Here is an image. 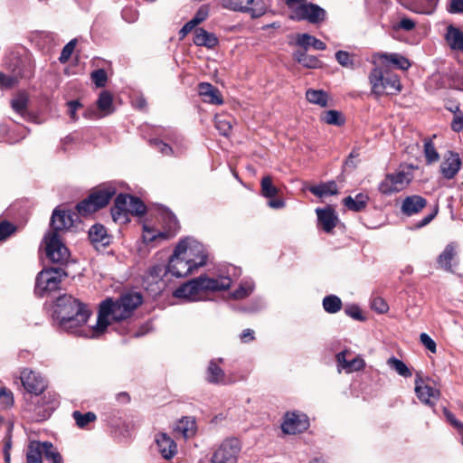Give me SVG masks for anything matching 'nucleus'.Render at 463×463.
<instances>
[{
    "label": "nucleus",
    "instance_id": "f257e3e1",
    "mask_svg": "<svg viewBox=\"0 0 463 463\" xmlns=\"http://www.w3.org/2000/svg\"><path fill=\"white\" fill-rule=\"evenodd\" d=\"M90 316V311L87 306L71 295L63 294L55 300L53 319L64 331L92 338V327H82Z\"/></svg>",
    "mask_w": 463,
    "mask_h": 463
},
{
    "label": "nucleus",
    "instance_id": "f03ea898",
    "mask_svg": "<svg viewBox=\"0 0 463 463\" xmlns=\"http://www.w3.org/2000/svg\"><path fill=\"white\" fill-rule=\"evenodd\" d=\"M142 295L137 292L123 294L117 301L107 298L99 305L97 323L91 329L92 336L102 335L112 321L128 318L142 303Z\"/></svg>",
    "mask_w": 463,
    "mask_h": 463
},
{
    "label": "nucleus",
    "instance_id": "7ed1b4c3",
    "mask_svg": "<svg viewBox=\"0 0 463 463\" xmlns=\"http://www.w3.org/2000/svg\"><path fill=\"white\" fill-rule=\"evenodd\" d=\"M232 279L227 276L209 278L200 276L191 279L177 288L174 296L177 298H184L187 301H203L207 299L209 292L222 291L230 288Z\"/></svg>",
    "mask_w": 463,
    "mask_h": 463
},
{
    "label": "nucleus",
    "instance_id": "20e7f679",
    "mask_svg": "<svg viewBox=\"0 0 463 463\" xmlns=\"http://www.w3.org/2000/svg\"><path fill=\"white\" fill-rule=\"evenodd\" d=\"M371 92L376 97L395 95L402 90V83L397 74L374 67L369 73Z\"/></svg>",
    "mask_w": 463,
    "mask_h": 463
},
{
    "label": "nucleus",
    "instance_id": "39448f33",
    "mask_svg": "<svg viewBox=\"0 0 463 463\" xmlns=\"http://www.w3.org/2000/svg\"><path fill=\"white\" fill-rule=\"evenodd\" d=\"M413 169L412 165H408L387 174L378 185L379 192L383 195H392L404 190L413 179Z\"/></svg>",
    "mask_w": 463,
    "mask_h": 463
},
{
    "label": "nucleus",
    "instance_id": "423d86ee",
    "mask_svg": "<svg viewBox=\"0 0 463 463\" xmlns=\"http://www.w3.org/2000/svg\"><path fill=\"white\" fill-rule=\"evenodd\" d=\"M45 257L49 261L60 265L69 262L71 252L61 241L60 234L55 232H48L43 241Z\"/></svg>",
    "mask_w": 463,
    "mask_h": 463
},
{
    "label": "nucleus",
    "instance_id": "0eeeda50",
    "mask_svg": "<svg viewBox=\"0 0 463 463\" xmlns=\"http://www.w3.org/2000/svg\"><path fill=\"white\" fill-rule=\"evenodd\" d=\"M67 273L62 269L49 268L43 269L36 277L34 294L43 297L57 290Z\"/></svg>",
    "mask_w": 463,
    "mask_h": 463
},
{
    "label": "nucleus",
    "instance_id": "6e6552de",
    "mask_svg": "<svg viewBox=\"0 0 463 463\" xmlns=\"http://www.w3.org/2000/svg\"><path fill=\"white\" fill-rule=\"evenodd\" d=\"M176 255H182L185 260H189L196 269L205 265L207 254L203 245L192 238L181 240L176 245Z\"/></svg>",
    "mask_w": 463,
    "mask_h": 463
},
{
    "label": "nucleus",
    "instance_id": "1a4fd4ad",
    "mask_svg": "<svg viewBox=\"0 0 463 463\" xmlns=\"http://www.w3.org/2000/svg\"><path fill=\"white\" fill-rule=\"evenodd\" d=\"M58 403L55 393L52 392H47L43 395H31V405L33 406V420L41 422L49 419Z\"/></svg>",
    "mask_w": 463,
    "mask_h": 463
},
{
    "label": "nucleus",
    "instance_id": "9d476101",
    "mask_svg": "<svg viewBox=\"0 0 463 463\" xmlns=\"http://www.w3.org/2000/svg\"><path fill=\"white\" fill-rule=\"evenodd\" d=\"M240 451L239 440L227 439L212 453L209 463H238Z\"/></svg>",
    "mask_w": 463,
    "mask_h": 463
},
{
    "label": "nucleus",
    "instance_id": "9b49d317",
    "mask_svg": "<svg viewBox=\"0 0 463 463\" xmlns=\"http://www.w3.org/2000/svg\"><path fill=\"white\" fill-rule=\"evenodd\" d=\"M288 16L293 21H307L311 24H317L326 20V12L319 5L307 2L295 8Z\"/></svg>",
    "mask_w": 463,
    "mask_h": 463
},
{
    "label": "nucleus",
    "instance_id": "f8f14e48",
    "mask_svg": "<svg viewBox=\"0 0 463 463\" xmlns=\"http://www.w3.org/2000/svg\"><path fill=\"white\" fill-rule=\"evenodd\" d=\"M167 272V267L164 264L150 266L143 278L144 287L155 294L160 292L165 286L163 278Z\"/></svg>",
    "mask_w": 463,
    "mask_h": 463
},
{
    "label": "nucleus",
    "instance_id": "ddd939ff",
    "mask_svg": "<svg viewBox=\"0 0 463 463\" xmlns=\"http://www.w3.org/2000/svg\"><path fill=\"white\" fill-rule=\"evenodd\" d=\"M43 454L52 463H63L62 457L51 442L31 441V463H42Z\"/></svg>",
    "mask_w": 463,
    "mask_h": 463
},
{
    "label": "nucleus",
    "instance_id": "4468645a",
    "mask_svg": "<svg viewBox=\"0 0 463 463\" xmlns=\"http://www.w3.org/2000/svg\"><path fill=\"white\" fill-rule=\"evenodd\" d=\"M222 7L232 11L250 13L252 17H260L265 13V6L255 0H222Z\"/></svg>",
    "mask_w": 463,
    "mask_h": 463
},
{
    "label": "nucleus",
    "instance_id": "2eb2a0df",
    "mask_svg": "<svg viewBox=\"0 0 463 463\" xmlns=\"http://www.w3.org/2000/svg\"><path fill=\"white\" fill-rule=\"evenodd\" d=\"M308 426V420L305 414L288 412L285 415L281 429L284 433L294 435L303 432Z\"/></svg>",
    "mask_w": 463,
    "mask_h": 463
},
{
    "label": "nucleus",
    "instance_id": "dca6fc26",
    "mask_svg": "<svg viewBox=\"0 0 463 463\" xmlns=\"http://www.w3.org/2000/svg\"><path fill=\"white\" fill-rule=\"evenodd\" d=\"M462 162L459 155L453 151H448L443 156L439 165V171L446 179H453L461 169Z\"/></svg>",
    "mask_w": 463,
    "mask_h": 463
},
{
    "label": "nucleus",
    "instance_id": "f3484780",
    "mask_svg": "<svg viewBox=\"0 0 463 463\" xmlns=\"http://www.w3.org/2000/svg\"><path fill=\"white\" fill-rule=\"evenodd\" d=\"M196 268L189 262V260H185L182 255H176V252L174 250L173 255L169 259V262L167 265V271L172 276L175 278H183L193 272Z\"/></svg>",
    "mask_w": 463,
    "mask_h": 463
},
{
    "label": "nucleus",
    "instance_id": "a211bd4d",
    "mask_svg": "<svg viewBox=\"0 0 463 463\" xmlns=\"http://www.w3.org/2000/svg\"><path fill=\"white\" fill-rule=\"evenodd\" d=\"M458 245L455 242L449 243L437 258V264L441 269L453 272V267L458 264Z\"/></svg>",
    "mask_w": 463,
    "mask_h": 463
},
{
    "label": "nucleus",
    "instance_id": "6ab92c4d",
    "mask_svg": "<svg viewBox=\"0 0 463 463\" xmlns=\"http://www.w3.org/2000/svg\"><path fill=\"white\" fill-rule=\"evenodd\" d=\"M415 392L419 400L428 405H434L440 396L439 389L425 383L420 376L415 380Z\"/></svg>",
    "mask_w": 463,
    "mask_h": 463
},
{
    "label": "nucleus",
    "instance_id": "aec40b11",
    "mask_svg": "<svg viewBox=\"0 0 463 463\" xmlns=\"http://www.w3.org/2000/svg\"><path fill=\"white\" fill-rule=\"evenodd\" d=\"M222 362V358L213 359L209 362L205 376L208 383L222 385L232 383V381L228 379L224 371L218 365V363Z\"/></svg>",
    "mask_w": 463,
    "mask_h": 463
},
{
    "label": "nucleus",
    "instance_id": "412c9836",
    "mask_svg": "<svg viewBox=\"0 0 463 463\" xmlns=\"http://www.w3.org/2000/svg\"><path fill=\"white\" fill-rule=\"evenodd\" d=\"M155 441L160 455L165 459L173 458L177 453V445L166 433L160 432L156 435Z\"/></svg>",
    "mask_w": 463,
    "mask_h": 463
},
{
    "label": "nucleus",
    "instance_id": "4be33fe9",
    "mask_svg": "<svg viewBox=\"0 0 463 463\" xmlns=\"http://www.w3.org/2000/svg\"><path fill=\"white\" fill-rule=\"evenodd\" d=\"M317 215L318 225L321 226L324 232L330 233L336 226L339 219L333 207L327 206L324 209H316Z\"/></svg>",
    "mask_w": 463,
    "mask_h": 463
},
{
    "label": "nucleus",
    "instance_id": "5701e85b",
    "mask_svg": "<svg viewBox=\"0 0 463 463\" xmlns=\"http://www.w3.org/2000/svg\"><path fill=\"white\" fill-rule=\"evenodd\" d=\"M198 92L205 103L213 105H222L223 103L222 96L220 90L208 82H202L198 85Z\"/></svg>",
    "mask_w": 463,
    "mask_h": 463
},
{
    "label": "nucleus",
    "instance_id": "b1692460",
    "mask_svg": "<svg viewBox=\"0 0 463 463\" xmlns=\"http://www.w3.org/2000/svg\"><path fill=\"white\" fill-rule=\"evenodd\" d=\"M374 58L381 61L383 65L392 64L395 68L407 71L411 67L410 61L400 53L379 52Z\"/></svg>",
    "mask_w": 463,
    "mask_h": 463
},
{
    "label": "nucleus",
    "instance_id": "393cba45",
    "mask_svg": "<svg viewBox=\"0 0 463 463\" xmlns=\"http://www.w3.org/2000/svg\"><path fill=\"white\" fill-rule=\"evenodd\" d=\"M73 219L70 212L54 210L51 219V232L59 233L61 231H64L72 226Z\"/></svg>",
    "mask_w": 463,
    "mask_h": 463
},
{
    "label": "nucleus",
    "instance_id": "a878e982",
    "mask_svg": "<svg viewBox=\"0 0 463 463\" xmlns=\"http://www.w3.org/2000/svg\"><path fill=\"white\" fill-rule=\"evenodd\" d=\"M116 194V189L111 184H105L94 190L90 197L99 209L105 207Z\"/></svg>",
    "mask_w": 463,
    "mask_h": 463
},
{
    "label": "nucleus",
    "instance_id": "bb28decb",
    "mask_svg": "<svg viewBox=\"0 0 463 463\" xmlns=\"http://www.w3.org/2000/svg\"><path fill=\"white\" fill-rule=\"evenodd\" d=\"M427 205L425 198L420 195L407 196L402 204V212L408 216L420 213Z\"/></svg>",
    "mask_w": 463,
    "mask_h": 463
},
{
    "label": "nucleus",
    "instance_id": "cd10ccee",
    "mask_svg": "<svg viewBox=\"0 0 463 463\" xmlns=\"http://www.w3.org/2000/svg\"><path fill=\"white\" fill-rule=\"evenodd\" d=\"M13 110L22 118L29 116V95L26 90L19 91L11 100Z\"/></svg>",
    "mask_w": 463,
    "mask_h": 463
},
{
    "label": "nucleus",
    "instance_id": "c85d7f7f",
    "mask_svg": "<svg viewBox=\"0 0 463 463\" xmlns=\"http://www.w3.org/2000/svg\"><path fill=\"white\" fill-rule=\"evenodd\" d=\"M346 351L340 352L336 354V361L338 365L345 370L347 373L359 371L364 368V361L360 357H354L351 360L346 359Z\"/></svg>",
    "mask_w": 463,
    "mask_h": 463
},
{
    "label": "nucleus",
    "instance_id": "c756f323",
    "mask_svg": "<svg viewBox=\"0 0 463 463\" xmlns=\"http://www.w3.org/2000/svg\"><path fill=\"white\" fill-rule=\"evenodd\" d=\"M194 43L197 46H203L211 49L215 47L219 41L214 33H209L203 28H197L194 31Z\"/></svg>",
    "mask_w": 463,
    "mask_h": 463
},
{
    "label": "nucleus",
    "instance_id": "7c9ffc66",
    "mask_svg": "<svg viewBox=\"0 0 463 463\" xmlns=\"http://www.w3.org/2000/svg\"><path fill=\"white\" fill-rule=\"evenodd\" d=\"M174 430L176 435L188 439L194 436L196 431L195 420L191 417H184L176 422Z\"/></svg>",
    "mask_w": 463,
    "mask_h": 463
},
{
    "label": "nucleus",
    "instance_id": "2f4dec72",
    "mask_svg": "<svg viewBox=\"0 0 463 463\" xmlns=\"http://www.w3.org/2000/svg\"><path fill=\"white\" fill-rule=\"evenodd\" d=\"M296 43L297 45L302 47L305 51H307L310 47L320 51L326 50V45L324 42L308 33L297 34Z\"/></svg>",
    "mask_w": 463,
    "mask_h": 463
},
{
    "label": "nucleus",
    "instance_id": "473e14b6",
    "mask_svg": "<svg viewBox=\"0 0 463 463\" xmlns=\"http://www.w3.org/2000/svg\"><path fill=\"white\" fill-rule=\"evenodd\" d=\"M89 239L95 245L106 246L109 243V238L105 227L101 224H94L89 231Z\"/></svg>",
    "mask_w": 463,
    "mask_h": 463
},
{
    "label": "nucleus",
    "instance_id": "72a5a7b5",
    "mask_svg": "<svg viewBox=\"0 0 463 463\" xmlns=\"http://www.w3.org/2000/svg\"><path fill=\"white\" fill-rule=\"evenodd\" d=\"M369 202V196L365 194H357L354 197L347 196L343 199V204L350 211L361 212Z\"/></svg>",
    "mask_w": 463,
    "mask_h": 463
},
{
    "label": "nucleus",
    "instance_id": "f704fd0d",
    "mask_svg": "<svg viewBox=\"0 0 463 463\" xmlns=\"http://www.w3.org/2000/svg\"><path fill=\"white\" fill-rule=\"evenodd\" d=\"M446 41L451 49L463 52V32L459 29L449 25L447 28Z\"/></svg>",
    "mask_w": 463,
    "mask_h": 463
},
{
    "label": "nucleus",
    "instance_id": "c9c22d12",
    "mask_svg": "<svg viewBox=\"0 0 463 463\" xmlns=\"http://www.w3.org/2000/svg\"><path fill=\"white\" fill-rule=\"evenodd\" d=\"M150 144L154 146L156 149L159 150V152L164 156H179L183 155L186 146L180 143V146H177L175 148L170 146L168 144L163 142L159 139H152L150 140Z\"/></svg>",
    "mask_w": 463,
    "mask_h": 463
},
{
    "label": "nucleus",
    "instance_id": "e433bc0d",
    "mask_svg": "<svg viewBox=\"0 0 463 463\" xmlns=\"http://www.w3.org/2000/svg\"><path fill=\"white\" fill-rule=\"evenodd\" d=\"M309 191L316 196L324 197L338 194V187L335 182L331 181L318 185L311 186Z\"/></svg>",
    "mask_w": 463,
    "mask_h": 463
},
{
    "label": "nucleus",
    "instance_id": "4c0bfd02",
    "mask_svg": "<svg viewBox=\"0 0 463 463\" xmlns=\"http://www.w3.org/2000/svg\"><path fill=\"white\" fill-rule=\"evenodd\" d=\"M31 395H43L47 392L48 383L47 380L42 376L40 373H33L31 371Z\"/></svg>",
    "mask_w": 463,
    "mask_h": 463
},
{
    "label": "nucleus",
    "instance_id": "58836bf2",
    "mask_svg": "<svg viewBox=\"0 0 463 463\" xmlns=\"http://www.w3.org/2000/svg\"><path fill=\"white\" fill-rule=\"evenodd\" d=\"M320 119L327 125L337 127L343 126L345 122L342 112L334 109L324 111L320 116Z\"/></svg>",
    "mask_w": 463,
    "mask_h": 463
},
{
    "label": "nucleus",
    "instance_id": "ea45409f",
    "mask_svg": "<svg viewBox=\"0 0 463 463\" xmlns=\"http://www.w3.org/2000/svg\"><path fill=\"white\" fill-rule=\"evenodd\" d=\"M306 98L310 103L318 105L321 108L327 106L328 95L322 90L309 89L306 92Z\"/></svg>",
    "mask_w": 463,
    "mask_h": 463
},
{
    "label": "nucleus",
    "instance_id": "a19ab883",
    "mask_svg": "<svg viewBox=\"0 0 463 463\" xmlns=\"http://www.w3.org/2000/svg\"><path fill=\"white\" fill-rule=\"evenodd\" d=\"M21 78V70L18 69L17 71L14 70L13 74H5L0 71V89L1 90H10L14 88Z\"/></svg>",
    "mask_w": 463,
    "mask_h": 463
},
{
    "label": "nucleus",
    "instance_id": "79ce46f5",
    "mask_svg": "<svg viewBox=\"0 0 463 463\" xmlns=\"http://www.w3.org/2000/svg\"><path fill=\"white\" fill-rule=\"evenodd\" d=\"M97 106L99 109L104 113V115L111 114L114 110L113 98L111 93L108 90L102 91L97 100Z\"/></svg>",
    "mask_w": 463,
    "mask_h": 463
},
{
    "label": "nucleus",
    "instance_id": "37998d69",
    "mask_svg": "<svg viewBox=\"0 0 463 463\" xmlns=\"http://www.w3.org/2000/svg\"><path fill=\"white\" fill-rule=\"evenodd\" d=\"M424 157L427 165H432L439 160L438 153L431 138L424 140Z\"/></svg>",
    "mask_w": 463,
    "mask_h": 463
},
{
    "label": "nucleus",
    "instance_id": "c03bdc74",
    "mask_svg": "<svg viewBox=\"0 0 463 463\" xmlns=\"http://www.w3.org/2000/svg\"><path fill=\"white\" fill-rule=\"evenodd\" d=\"M323 307L327 313L335 314L341 310L342 301L337 296L329 295L324 298Z\"/></svg>",
    "mask_w": 463,
    "mask_h": 463
},
{
    "label": "nucleus",
    "instance_id": "a18cd8bd",
    "mask_svg": "<svg viewBox=\"0 0 463 463\" xmlns=\"http://www.w3.org/2000/svg\"><path fill=\"white\" fill-rule=\"evenodd\" d=\"M387 364L393 370L397 372L398 374L403 376V377H410L411 376V372L408 368V366L398 358L392 356L388 359Z\"/></svg>",
    "mask_w": 463,
    "mask_h": 463
},
{
    "label": "nucleus",
    "instance_id": "49530a36",
    "mask_svg": "<svg viewBox=\"0 0 463 463\" xmlns=\"http://www.w3.org/2000/svg\"><path fill=\"white\" fill-rule=\"evenodd\" d=\"M72 418L76 421L77 426L81 429L85 428L89 423L95 421L97 419L94 412L89 411L82 414L79 411H73Z\"/></svg>",
    "mask_w": 463,
    "mask_h": 463
},
{
    "label": "nucleus",
    "instance_id": "de8ad7c7",
    "mask_svg": "<svg viewBox=\"0 0 463 463\" xmlns=\"http://www.w3.org/2000/svg\"><path fill=\"white\" fill-rule=\"evenodd\" d=\"M76 209L78 213L82 216H87L99 210L96 203L90 196L79 203L76 206Z\"/></svg>",
    "mask_w": 463,
    "mask_h": 463
},
{
    "label": "nucleus",
    "instance_id": "09e8293b",
    "mask_svg": "<svg viewBox=\"0 0 463 463\" xmlns=\"http://www.w3.org/2000/svg\"><path fill=\"white\" fill-rule=\"evenodd\" d=\"M260 184L263 196L267 198H273L278 194L279 190L275 185H273L270 176H264Z\"/></svg>",
    "mask_w": 463,
    "mask_h": 463
},
{
    "label": "nucleus",
    "instance_id": "8fccbe9b",
    "mask_svg": "<svg viewBox=\"0 0 463 463\" xmlns=\"http://www.w3.org/2000/svg\"><path fill=\"white\" fill-rule=\"evenodd\" d=\"M254 285L250 281H245L241 283L239 288L234 290L232 294V297L235 299H242L247 298L253 291Z\"/></svg>",
    "mask_w": 463,
    "mask_h": 463
},
{
    "label": "nucleus",
    "instance_id": "3c124183",
    "mask_svg": "<svg viewBox=\"0 0 463 463\" xmlns=\"http://www.w3.org/2000/svg\"><path fill=\"white\" fill-rule=\"evenodd\" d=\"M17 227L8 221H0V243L15 233Z\"/></svg>",
    "mask_w": 463,
    "mask_h": 463
},
{
    "label": "nucleus",
    "instance_id": "603ef678",
    "mask_svg": "<svg viewBox=\"0 0 463 463\" xmlns=\"http://www.w3.org/2000/svg\"><path fill=\"white\" fill-rule=\"evenodd\" d=\"M76 45L77 39H72L62 48L61 55L59 57V61L61 63H66L70 60L71 54L75 50Z\"/></svg>",
    "mask_w": 463,
    "mask_h": 463
},
{
    "label": "nucleus",
    "instance_id": "864d4df0",
    "mask_svg": "<svg viewBox=\"0 0 463 463\" xmlns=\"http://www.w3.org/2000/svg\"><path fill=\"white\" fill-rule=\"evenodd\" d=\"M131 203H129V213L136 215H142L146 213V205L144 203L134 196H131Z\"/></svg>",
    "mask_w": 463,
    "mask_h": 463
},
{
    "label": "nucleus",
    "instance_id": "5fc2aeb1",
    "mask_svg": "<svg viewBox=\"0 0 463 463\" xmlns=\"http://www.w3.org/2000/svg\"><path fill=\"white\" fill-rule=\"evenodd\" d=\"M129 212L119 210L116 206L111 208V216L115 222L127 223L129 222Z\"/></svg>",
    "mask_w": 463,
    "mask_h": 463
},
{
    "label": "nucleus",
    "instance_id": "6e6d98bb",
    "mask_svg": "<svg viewBox=\"0 0 463 463\" xmlns=\"http://www.w3.org/2000/svg\"><path fill=\"white\" fill-rule=\"evenodd\" d=\"M335 59L343 67L354 68V61L349 52L345 51H338L335 52Z\"/></svg>",
    "mask_w": 463,
    "mask_h": 463
},
{
    "label": "nucleus",
    "instance_id": "4d7b16f0",
    "mask_svg": "<svg viewBox=\"0 0 463 463\" xmlns=\"http://www.w3.org/2000/svg\"><path fill=\"white\" fill-rule=\"evenodd\" d=\"M91 79L98 88L104 87L108 80L107 72L103 69L96 70L91 73Z\"/></svg>",
    "mask_w": 463,
    "mask_h": 463
},
{
    "label": "nucleus",
    "instance_id": "13d9d810",
    "mask_svg": "<svg viewBox=\"0 0 463 463\" xmlns=\"http://www.w3.org/2000/svg\"><path fill=\"white\" fill-rule=\"evenodd\" d=\"M215 127L219 130L220 134L223 136H228L232 129L231 122L221 117L215 118Z\"/></svg>",
    "mask_w": 463,
    "mask_h": 463
},
{
    "label": "nucleus",
    "instance_id": "bf43d9fd",
    "mask_svg": "<svg viewBox=\"0 0 463 463\" xmlns=\"http://www.w3.org/2000/svg\"><path fill=\"white\" fill-rule=\"evenodd\" d=\"M131 195L128 194H118L114 203V206H116L119 210H125L127 212H129V203H131Z\"/></svg>",
    "mask_w": 463,
    "mask_h": 463
},
{
    "label": "nucleus",
    "instance_id": "052dcab7",
    "mask_svg": "<svg viewBox=\"0 0 463 463\" xmlns=\"http://www.w3.org/2000/svg\"><path fill=\"white\" fill-rule=\"evenodd\" d=\"M14 398L13 393L10 390L5 387L0 389V404L7 408L13 405Z\"/></svg>",
    "mask_w": 463,
    "mask_h": 463
},
{
    "label": "nucleus",
    "instance_id": "680f3d73",
    "mask_svg": "<svg viewBox=\"0 0 463 463\" xmlns=\"http://www.w3.org/2000/svg\"><path fill=\"white\" fill-rule=\"evenodd\" d=\"M371 307L380 314H383L388 311L389 307L385 300L380 297L373 298L371 302Z\"/></svg>",
    "mask_w": 463,
    "mask_h": 463
},
{
    "label": "nucleus",
    "instance_id": "e2e57ef3",
    "mask_svg": "<svg viewBox=\"0 0 463 463\" xmlns=\"http://www.w3.org/2000/svg\"><path fill=\"white\" fill-rule=\"evenodd\" d=\"M300 64L306 68L316 69L321 67L322 62L316 56L307 54L303 60H300Z\"/></svg>",
    "mask_w": 463,
    "mask_h": 463
},
{
    "label": "nucleus",
    "instance_id": "0e129e2a",
    "mask_svg": "<svg viewBox=\"0 0 463 463\" xmlns=\"http://www.w3.org/2000/svg\"><path fill=\"white\" fill-rule=\"evenodd\" d=\"M209 14V8L207 5H202L196 12L194 17L191 20L196 25L203 22Z\"/></svg>",
    "mask_w": 463,
    "mask_h": 463
},
{
    "label": "nucleus",
    "instance_id": "69168bd1",
    "mask_svg": "<svg viewBox=\"0 0 463 463\" xmlns=\"http://www.w3.org/2000/svg\"><path fill=\"white\" fill-rule=\"evenodd\" d=\"M345 313L348 317H350L355 320H359V321L364 320V317H363L359 307L356 305H351V306L346 307L345 309Z\"/></svg>",
    "mask_w": 463,
    "mask_h": 463
},
{
    "label": "nucleus",
    "instance_id": "338daca9",
    "mask_svg": "<svg viewBox=\"0 0 463 463\" xmlns=\"http://www.w3.org/2000/svg\"><path fill=\"white\" fill-rule=\"evenodd\" d=\"M421 344L431 353H436L437 346L433 339L426 333H421L420 335Z\"/></svg>",
    "mask_w": 463,
    "mask_h": 463
},
{
    "label": "nucleus",
    "instance_id": "774afa93",
    "mask_svg": "<svg viewBox=\"0 0 463 463\" xmlns=\"http://www.w3.org/2000/svg\"><path fill=\"white\" fill-rule=\"evenodd\" d=\"M447 11L449 14H463V0H449Z\"/></svg>",
    "mask_w": 463,
    "mask_h": 463
}]
</instances>
